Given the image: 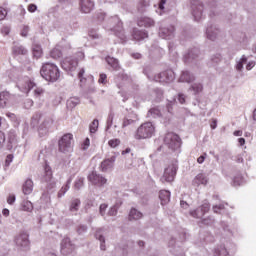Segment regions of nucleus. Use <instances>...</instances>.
Segmentation results:
<instances>
[{
    "label": "nucleus",
    "mask_w": 256,
    "mask_h": 256,
    "mask_svg": "<svg viewBox=\"0 0 256 256\" xmlns=\"http://www.w3.org/2000/svg\"><path fill=\"white\" fill-rule=\"evenodd\" d=\"M214 256H229V251L225 245H220L214 249Z\"/></svg>",
    "instance_id": "obj_32"
},
{
    "label": "nucleus",
    "mask_w": 256,
    "mask_h": 256,
    "mask_svg": "<svg viewBox=\"0 0 256 256\" xmlns=\"http://www.w3.org/2000/svg\"><path fill=\"white\" fill-rule=\"evenodd\" d=\"M21 209H22V211L31 212V210L33 209V203H31V201H29V200H24L21 203Z\"/></svg>",
    "instance_id": "obj_38"
},
{
    "label": "nucleus",
    "mask_w": 256,
    "mask_h": 256,
    "mask_svg": "<svg viewBox=\"0 0 256 256\" xmlns=\"http://www.w3.org/2000/svg\"><path fill=\"white\" fill-rule=\"evenodd\" d=\"M147 7H149V2L147 0H141L138 4V11L140 13H145Z\"/></svg>",
    "instance_id": "obj_42"
},
{
    "label": "nucleus",
    "mask_w": 256,
    "mask_h": 256,
    "mask_svg": "<svg viewBox=\"0 0 256 256\" xmlns=\"http://www.w3.org/2000/svg\"><path fill=\"white\" fill-rule=\"evenodd\" d=\"M203 2L200 0H191V11L195 21H201L203 17Z\"/></svg>",
    "instance_id": "obj_9"
},
{
    "label": "nucleus",
    "mask_w": 256,
    "mask_h": 256,
    "mask_svg": "<svg viewBox=\"0 0 256 256\" xmlns=\"http://www.w3.org/2000/svg\"><path fill=\"white\" fill-rule=\"evenodd\" d=\"M39 119H41V114H36L34 117H32L31 125L33 127H37V125H39Z\"/></svg>",
    "instance_id": "obj_48"
},
{
    "label": "nucleus",
    "mask_w": 256,
    "mask_h": 256,
    "mask_svg": "<svg viewBox=\"0 0 256 256\" xmlns=\"http://www.w3.org/2000/svg\"><path fill=\"white\" fill-rule=\"evenodd\" d=\"M88 181L92 183V185H95L96 187H104L107 185V178H105L101 174H97V172H92L88 175Z\"/></svg>",
    "instance_id": "obj_13"
},
{
    "label": "nucleus",
    "mask_w": 256,
    "mask_h": 256,
    "mask_svg": "<svg viewBox=\"0 0 256 256\" xmlns=\"http://www.w3.org/2000/svg\"><path fill=\"white\" fill-rule=\"evenodd\" d=\"M24 195H31L33 193V180L27 179L22 186Z\"/></svg>",
    "instance_id": "obj_28"
},
{
    "label": "nucleus",
    "mask_w": 256,
    "mask_h": 256,
    "mask_svg": "<svg viewBox=\"0 0 256 256\" xmlns=\"http://www.w3.org/2000/svg\"><path fill=\"white\" fill-rule=\"evenodd\" d=\"M103 230L101 228H99L96 233H95V238L98 239V241H100V249L101 251H105L106 250V246H105V236H103V234H101Z\"/></svg>",
    "instance_id": "obj_31"
},
{
    "label": "nucleus",
    "mask_w": 256,
    "mask_h": 256,
    "mask_svg": "<svg viewBox=\"0 0 256 256\" xmlns=\"http://www.w3.org/2000/svg\"><path fill=\"white\" fill-rule=\"evenodd\" d=\"M84 75H85V68H82L78 73V79H80L81 82H83V79L85 80V78L83 77Z\"/></svg>",
    "instance_id": "obj_61"
},
{
    "label": "nucleus",
    "mask_w": 256,
    "mask_h": 256,
    "mask_svg": "<svg viewBox=\"0 0 256 256\" xmlns=\"http://www.w3.org/2000/svg\"><path fill=\"white\" fill-rule=\"evenodd\" d=\"M190 91H194V95H197L203 91V84L201 83H194L190 87Z\"/></svg>",
    "instance_id": "obj_40"
},
{
    "label": "nucleus",
    "mask_w": 256,
    "mask_h": 256,
    "mask_svg": "<svg viewBox=\"0 0 256 256\" xmlns=\"http://www.w3.org/2000/svg\"><path fill=\"white\" fill-rule=\"evenodd\" d=\"M11 99V93L7 91L0 92V108L5 109L7 107V103H9V100Z\"/></svg>",
    "instance_id": "obj_24"
},
{
    "label": "nucleus",
    "mask_w": 256,
    "mask_h": 256,
    "mask_svg": "<svg viewBox=\"0 0 256 256\" xmlns=\"http://www.w3.org/2000/svg\"><path fill=\"white\" fill-rule=\"evenodd\" d=\"M106 61L108 65L111 66L112 69H119V61L117 59L112 57H107Z\"/></svg>",
    "instance_id": "obj_41"
},
{
    "label": "nucleus",
    "mask_w": 256,
    "mask_h": 256,
    "mask_svg": "<svg viewBox=\"0 0 256 256\" xmlns=\"http://www.w3.org/2000/svg\"><path fill=\"white\" fill-rule=\"evenodd\" d=\"M12 162H13V154L7 155L5 160V167H9Z\"/></svg>",
    "instance_id": "obj_57"
},
{
    "label": "nucleus",
    "mask_w": 256,
    "mask_h": 256,
    "mask_svg": "<svg viewBox=\"0 0 256 256\" xmlns=\"http://www.w3.org/2000/svg\"><path fill=\"white\" fill-rule=\"evenodd\" d=\"M53 123H55V120H53V117L51 116L45 117L42 123L38 127L39 134L47 135V133H49V129L53 127Z\"/></svg>",
    "instance_id": "obj_14"
},
{
    "label": "nucleus",
    "mask_w": 256,
    "mask_h": 256,
    "mask_svg": "<svg viewBox=\"0 0 256 256\" xmlns=\"http://www.w3.org/2000/svg\"><path fill=\"white\" fill-rule=\"evenodd\" d=\"M247 64V57L243 55L237 62H236V71L241 73L243 71V65Z\"/></svg>",
    "instance_id": "obj_37"
},
{
    "label": "nucleus",
    "mask_w": 256,
    "mask_h": 256,
    "mask_svg": "<svg viewBox=\"0 0 256 256\" xmlns=\"http://www.w3.org/2000/svg\"><path fill=\"white\" fill-rule=\"evenodd\" d=\"M6 117H8V119H11V121H13L14 123H17V115H15L14 113L7 112Z\"/></svg>",
    "instance_id": "obj_58"
},
{
    "label": "nucleus",
    "mask_w": 256,
    "mask_h": 256,
    "mask_svg": "<svg viewBox=\"0 0 256 256\" xmlns=\"http://www.w3.org/2000/svg\"><path fill=\"white\" fill-rule=\"evenodd\" d=\"M243 185V176H236L233 179V186L234 187H239Z\"/></svg>",
    "instance_id": "obj_46"
},
{
    "label": "nucleus",
    "mask_w": 256,
    "mask_h": 256,
    "mask_svg": "<svg viewBox=\"0 0 256 256\" xmlns=\"http://www.w3.org/2000/svg\"><path fill=\"white\" fill-rule=\"evenodd\" d=\"M148 79L158 83H172V81H175V72H173V70H166L157 75H154L153 77L148 75Z\"/></svg>",
    "instance_id": "obj_7"
},
{
    "label": "nucleus",
    "mask_w": 256,
    "mask_h": 256,
    "mask_svg": "<svg viewBox=\"0 0 256 256\" xmlns=\"http://www.w3.org/2000/svg\"><path fill=\"white\" fill-rule=\"evenodd\" d=\"M155 135V125L151 122H145L138 127L134 134V139L141 141L143 139H151Z\"/></svg>",
    "instance_id": "obj_2"
},
{
    "label": "nucleus",
    "mask_w": 256,
    "mask_h": 256,
    "mask_svg": "<svg viewBox=\"0 0 256 256\" xmlns=\"http://www.w3.org/2000/svg\"><path fill=\"white\" fill-rule=\"evenodd\" d=\"M99 127V120H93V122L90 125V133H96L97 128Z\"/></svg>",
    "instance_id": "obj_47"
},
{
    "label": "nucleus",
    "mask_w": 256,
    "mask_h": 256,
    "mask_svg": "<svg viewBox=\"0 0 256 256\" xmlns=\"http://www.w3.org/2000/svg\"><path fill=\"white\" fill-rule=\"evenodd\" d=\"M15 243L17 247H21V249H29V234H27V232H21L15 237Z\"/></svg>",
    "instance_id": "obj_15"
},
{
    "label": "nucleus",
    "mask_w": 256,
    "mask_h": 256,
    "mask_svg": "<svg viewBox=\"0 0 256 256\" xmlns=\"http://www.w3.org/2000/svg\"><path fill=\"white\" fill-rule=\"evenodd\" d=\"M193 81H195V75L189 71H182L179 78L180 83H193Z\"/></svg>",
    "instance_id": "obj_22"
},
{
    "label": "nucleus",
    "mask_w": 256,
    "mask_h": 256,
    "mask_svg": "<svg viewBox=\"0 0 256 256\" xmlns=\"http://www.w3.org/2000/svg\"><path fill=\"white\" fill-rule=\"evenodd\" d=\"M50 57H52V59H61V57H63V52H61L59 48H54L50 52Z\"/></svg>",
    "instance_id": "obj_39"
},
{
    "label": "nucleus",
    "mask_w": 256,
    "mask_h": 256,
    "mask_svg": "<svg viewBox=\"0 0 256 256\" xmlns=\"http://www.w3.org/2000/svg\"><path fill=\"white\" fill-rule=\"evenodd\" d=\"M7 17V10L3 7H0V21H3Z\"/></svg>",
    "instance_id": "obj_59"
},
{
    "label": "nucleus",
    "mask_w": 256,
    "mask_h": 256,
    "mask_svg": "<svg viewBox=\"0 0 256 256\" xmlns=\"http://www.w3.org/2000/svg\"><path fill=\"white\" fill-rule=\"evenodd\" d=\"M148 117L157 119V117H163V114L161 113V109H159V107H154L148 111Z\"/></svg>",
    "instance_id": "obj_34"
},
{
    "label": "nucleus",
    "mask_w": 256,
    "mask_h": 256,
    "mask_svg": "<svg viewBox=\"0 0 256 256\" xmlns=\"http://www.w3.org/2000/svg\"><path fill=\"white\" fill-rule=\"evenodd\" d=\"M132 37L134 41H143V39H147V37H149V34L145 30L135 28L132 32Z\"/></svg>",
    "instance_id": "obj_21"
},
{
    "label": "nucleus",
    "mask_w": 256,
    "mask_h": 256,
    "mask_svg": "<svg viewBox=\"0 0 256 256\" xmlns=\"http://www.w3.org/2000/svg\"><path fill=\"white\" fill-rule=\"evenodd\" d=\"M221 59V54H215L211 56L210 61L212 65H219V63H221Z\"/></svg>",
    "instance_id": "obj_44"
},
{
    "label": "nucleus",
    "mask_w": 256,
    "mask_h": 256,
    "mask_svg": "<svg viewBox=\"0 0 256 256\" xmlns=\"http://www.w3.org/2000/svg\"><path fill=\"white\" fill-rule=\"evenodd\" d=\"M120 144H121V140L119 139H112L108 142V145H110L113 148L118 147V145Z\"/></svg>",
    "instance_id": "obj_53"
},
{
    "label": "nucleus",
    "mask_w": 256,
    "mask_h": 256,
    "mask_svg": "<svg viewBox=\"0 0 256 256\" xmlns=\"http://www.w3.org/2000/svg\"><path fill=\"white\" fill-rule=\"evenodd\" d=\"M44 171L45 174L42 178V183L45 184L46 191L51 193L56 187L55 179H53V172L51 171V167L48 165L45 166Z\"/></svg>",
    "instance_id": "obj_8"
},
{
    "label": "nucleus",
    "mask_w": 256,
    "mask_h": 256,
    "mask_svg": "<svg viewBox=\"0 0 256 256\" xmlns=\"http://www.w3.org/2000/svg\"><path fill=\"white\" fill-rule=\"evenodd\" d=\"M201 225H213L215 223V219L213 217L208 216L207 218H204L201 220Z\"/></svg>",
    "instance_id": "obj_45"
},
{
    "label": "nucleus",
    "mask_w": 256,
    "mask_h": 256,
    "mask_svg": "<svg viewBox=\"0 0 256 256\" xmlns=\"http://www.w3.org/2000/svg\"><path fill=\"white\" fill-rule=\"evenodd\" d=\"M89 145H91V141L89 138H86L82 144V150L87 151V149H89Z\"/></svg>",
    "instance_id": "obj_55"
},
{
    "label": "nucleus",
    "mask_w": 256,
    "mask_h": 256,
    "mask_svg": "<svg viewBox=\"0 0 256 256\" xmlns=\"http://www.w3.org/2000/svg\"><path fill=\"white\" fill-rule=\"evenodd\" d=\"M178 101L181 103V105H183V103H185V96L183 94H179Z\"/></svg>",
    "instance_id": "obj_64"
},
{
    "label": "nucleus",
    "mask_w": 256,
    "mask_h": 256,
    "mask_svg": "<svg viewBox=\"0 0 256 256\" xmlns=\"http://www.w3.org/2000/svg\"><path fill=\"white\" fill-rule=\"evenodd\" d=\"M197 57H199V49L193 48L192 50H189L187 54L184 55V62L193 63V61H195Z\"/></svg>",
    "instance_id": "obj_20"
},
{
    "label": "nucleus",
    "mask_w": 256,
    "mask_h": 256,
    "mask_svg": "<svg viewBox=\"0 0 256 256\" xmlns=\"http://www.w3.org/2000/svg\"><path fill=\"white\" fill-rule=\"evenodd\" d=\"M75 251V244L71 242V238H63L61 242L60 253L63 256L71 255Z\"/></svg>",
    "instance_id": "obj_12"
},
{
    "label": "nucleus",
    "mask_w": 256,
    "mask_h": 256,
    "mask_svg": "<svg viewBox=\"0 0 256 256\" xmlns=\"http://www.w3.org/2000/svg\"><path fill=\"white\" fill-rule=\"evenodd\" d=\"M210 209L211 204L209 203V201L204 200L200 207L190 212V215L191 217H194V219H201V217H203L205 213H209Z\"/></svg>",
    "instance_id": "obj_11"
},
{
    "label": "nucleus",
    "mask_w": 256,
    "mask_h": 256,
    "mask_svg": "<svg viewBox=\"0 0 256 256\" xmlns=\"http://www.w3.org/2000/svg\"><path fill=\"white\" fill-rule=\"evenodd\" d=\"M79 207H81V200L79 198H73L70 201L69 211L76 213V211H79Z\"/></svg>",
    "instance_id": "obj_29"
},
{
    "label": "nucleus",
    "mask_w": 256,
    "mask_h": 256,
    "mask_svg": "<svg viewBox=\"0 0 256 256\" xmlns=\"http://www.w3.org/2000/svg\"><path fill=\"white\" fill-rule=\"evenodd\" d=\"M84 183H85V178H79L74 184L75 189H78V190L81 189Z\"/></svg>",
    "instance_id": "obj_50"
},
{
    "label": "nucleus",
    "mask_w": 256,
    "mask_h": 256,
    "mask_svg": "<svg viewBox=\"0 0 256 256\" xmlns=\"http://www.w3.org/2000/svg\"><path fill=\"white\" fill-rule=\"evenodd\" d=\"M207 183H209V178L203 173L198 174L193 180V185H196V187H199V185H207Z\"/></svg>",
    "instance_id": "obj_23"
},
{
    "label": "nucleus",
    "mask_w": 256,
    "mask_h": 256,
    "mask_svg": "<svg viewBox=\"0 0 256 256\" xmlns=\"http://www.w3.org/2000/svg\"><path fill=\"white\" fill-rule=\"evenodd\" d=\"M105 211H107V204H101L99 207V213L102 217H105Z\"/></svg>",
    "instance_id": "obj_56"
},
{
    "label": "nucleus",
    "mask_w": 256,
    "mask_h": 256,
    "mask_svg": "<svg viewBox=\"0 0 256 256\" xmlns=\"http://www.w3.org/2000/svg\"><path fill=\"white\" fill-rule=\"evenodd\" d=\"M205 159H207V153H204L203 155H201L200 157H198L197 163H199V164L201 165L202 163L205 162Z\"/></svg>",
    "instance_id": "obj_60"
},
{
    "label": "nucleus",
    "mask_w": 256,
    "mask_h": 256,
    "mask_svg": "<svg viewBox=\"0 0 256 256\" xmlns=\"http://www.w3.org/2000/svg\"><path fill=\"white\" fill-rule=\"evenodd\" d=\"M155 21L147 16L141 17L138 20L139 27H154Z\"/></svg>",
    "instance_id": "obj_25"
},
{
    "label": "nucleus",
    "mask_w": 256,
    "mask_h": 256,
    "mask_svg": "<svg viewBox=\"0 0 256 256\" xmlns=\"http://www.w3.org/2000/svg\"><path fill=\"white\" fill-rule=\"evenodd\" d=\"M73 150V134H64L58 141V151L60 153H71Z\"/></svg>",
    "instance_id": "obj_5"
},
{
    "label": "nucleus",
    "mask_w": 256,
    "mask_h": 256,
    "mask_svg": "<svg viewBox=\"0 0 256 256\" xmlns=\"http://www.w3.org/2000/svg\"><path fill=\"white\" fill-rule=\"evenodd\" d=\"M159 199L161 201V205H167V203L171 201V192L167 190H161L159 192Z\"/></svg>",
    "instance_id": "obj_27"
},
{
    "label": "nucleus",
    "mask_w": 256,
    "mask_h": 256,
    "mask_svg": "<svg viewBox=\"0 0 256 256\" xmlns=\"http://www.w3.org/2000/svg\"><path fill=\"white\" fill-rule=\"evenodd\" d=\"M93 7H95L93 0H80V9L82 13H91Z\"/></svg>",
    "instance_id": "obj_19"
},
{
    "label": "nucleus",
    "mask_w": 256,
    "mask_h": 256,
    "mask_svg": "<svg viewBox=\"0 0 256 256\" xmlns=\"http://www.w3.org/2000/svg\"><path fill=\"white\" fill-rule=\"evenodd\" d=\"M159 37L162 39H173L175 37V26L170 25L160 28Z\"/></svg>",
    "instance_id": "obj_18"
},
{
    "label": "nucleus",
    "mask_w": 256,
    "mask_h": 256,
    "mask_svg": "<svg viewBox=\"0 0 256 256\" xmlns=\"http://www.w3.org/2000/svg\"><path fill=\"white\" fill-rule=\"evenodd\" d=\"M79 103H81L79 97H71L67 100L66 105L68 109H75V106L79 105Z\"/></svg>",
    "instance_id": "obj_33"
},
{
    "label": "nucleus",
    "mask_w": 256,
    "mask_h": 256,
    "mask_svg": "<svg viewBox=\"0 0 256 256\" xmlns=\"http://www.w3.org/2000/svg\"><path fill=\"white\" fill-rule=\"evenodd\" d=\"M107 29L114 31L116 37L121 41H125V32L123 31V22L119 19V16H112L107 20Z\"/></svg>",
    "instance_id": "obj_3"
},
{
    "label": "nucleus",
    "mask_w": 256,
    "mask_h": 256,
    "mask_svg": "<svg viewBox=\"0 0 256 256\" xmlns=\"http://www.w3.org/2000/svg\"><path fill=\"white\" fill-rule=\"evenodd\" d=\"M134 124H135V120L129 119V118H125L123 120L122 127L125 128V127H129V125H134Z\"/></svg>",
    "instance_id": "obj_49"
},
{
    "label": "nucleus",
    "mask_w": 256,
    "mask_h": 256,
    "mask_svg": "<svg viewBox=\"0 0 256 256\" xmlns=\"http://www.w3.org/2000/svg\"><path fill=\"white\" fill-rule=\"evenodd\" d=\"M40 74L43 79L49 81L50 83H55V81H59V77H61L59 67L51 62H47L42 65Z\"/></svg>",
    "instance_id": "obj_1"
},
{
    "label": "nucleus",
    "mask_w": 256,
    "mask_h": 256,
    "mask_svg": "<svg viewBox=\"0 0 256 256\" xmlns=\"http://www.w3.org/2000/svg\"><path fill=\"white\" fill-rule=\"evenodd\" d=\"M13 55H27L28 51L21 44H16L12 47Z\"/></svg>",
    "instance_id": "obj_30"
},
{
    "label": "nucleus",
    "mask_w": 256,
    "mask_h": 256,
    "mask_svg": "<svg viewBox=\"0 0 256 256\" xmlns=\"http://www.w3.org/2000/svg\"><path fill=\"white\" fill-rule=\"evenodd\" d=\"M221 35V29L219 26L215 24H208L205 31V37L209 39V41H217L219 36Z\"/></svg>",
    "instance_id": "obj_10"
},
{
    "label": "nucleus",
    "mask_w": 256,
    "mask_h": 256,
    "mask_svg": "<svg viewBox=\"0 0 256 256\" xmlns=\"http://www.w3.org/2000/svg\"><path fill=\"white\" fill-rule=\"evenodd\" d=\"M87 225L85 224H79L77 227H76V232L78 233V235H83L85 233H87Z\"/></svg>",
    "instance_id": "obj_43"
},
{
    "label": "nucleus",
    "mask_w": 256,
    "mask_h": 256,
    "mask_svg": "<svg viewBox=\"0 0 256 256\" xmlns=\"http://www.w3.org/2000/svg\"><path fill=\"white\" fill-rule=\"evenodd\" d=\"M117 213H118L117 206L111 207V208L109 209V211H108V215H109L110 217H115V216L117 215Z\"/></svg>",
    "instance_id": "obj_54"
},
{
    "label": "nucleus",
    "mask_w": 256,
    "mask_h": 256,
    "mask_svg": "<svg viewBox=\"0 0 256 256\" xmlns=\"http://www.w3.org/2000/svg\"><path fill=\"white\" fill-rule=\"evenodd\" d=\"M32 51H33V56L36 59H39L43 55V49L41 48V45H39V44H34L32 47Z\"/></svg>",
    "instance_id": "obj_35"
},
{
    "label": "nucleus",
    "mask_w": 256,
    "mask_h": 256,
    "mask_svg": "<svg viewBox=\"0 0 256 256\" xmlns=\"http://www.w3.org/2000/svg\"><path fill=\"white\" fill-rule=\"evenodd\" d=\"M28 11H29L30 13H35V12L37 11V5H35V4H30V5L28 6Z\"/></svg>",
    "instance_id": "obj_62"
},
{
    "label": "nucleus",
    "mask_w": 256,
    "mask_h": 256,
    "mask_svg": "<svg viewBox=\"0 0 256 256\" xmlns=\"http://www.w3.org/2000/svg\"><path fill=\"white\" fill-rule=\"evenodd\" d=\"M128 219L129 221H139V219H143V213L136 208H131Z\"/></svg>",
    "instance_id": "obj_26"
},
{
    "label": "nucleus",
    "mask_w": 256,
    "mask_h": 256,
    "mask_svg": "<svg viewBox=\"0 0 256 256\" xmlns=\"http://www.w3.org/2000/svg\"><path fill=\"white\" fill-rule=\"evenodd\" d=\"M114 117H115V114H113V112H110L109 115H108V118H107L108 129L113 126Z\"/></svg>",
    "instance_id": "obj_52"
},
{
    "label": "nucleus",
    "mask_w": 256,
    "mask_h": 256,
    "mask_svg": "<svg viewBox=\"0 0 256 256\" xmlns=\"http://www.w3.org/2000/svg\"><path fill=\"white\" fill-rule=\"evenodd\" d=\"M28 33H29V26H24L21 32L22 37H27Z\"/></svg>",
    "instance_id": "obj_63"
},
{
    "label": "nucleus",
    "mask_w": 256,
    "mask_h": 256,
    "mask_svg": "<svg viewBox=\"0 0 256 256\" xmlns=\"http://www.w3.org/2000/svg\"><path fill=\"white\" fill-rule=\"evenodd\" d=\"M223 209H225L224 204L214 205L212 207V210H213L214 213H221V211H223Z\"/></svg>",
    "instance_id": "obj_51"
},
{
    "label": "nucleus",
    "mask_w": 256,
    "mask_h": 256,
    "mask_svg": "<svg viewBox=\"0 0 256 256\" xmlns=\"http://www.w3.org/2000/svg\"><path fill=\"white\" fill-rule=\"evenodd\" d=\"M70 185H71V178L68 179L67 182H66V185L63 186V187L59 190V192H58V194H57L58 199H61V197H63V196L65 195V193H67V191H69Z\"/></svg>",
    "instance_id": "obj_36"
},
{
    "label": "nucleus",
    "mask_w": 256,
    "mask_h": 256,
    "mask_svg": "<svg viewBox=\"0 0 256 256\" xmlns=\"http://www.w3.org/2000/svg\"><path fill=\"white\" fill-rule=\"evenodd\" d=\"M164 143L167 145L169 149L172 151H177V149H181V137L179 135L169 132L164 137Z\"/></svg>",
    "instance_id": "obj_6"
},
{
    "label": "nucleus",
    "mask_w": 256,
    "mask_h": 256,
    "mask_svg": "<svg viewBox=\"0 0 256 256\" xmlns=\"http://www.w3.org/2000/svg\"><path fill=\"white\" fill-rule=\"evenodd\" d=\"M61 65L64 71H75L79 65V61L76 58L67 57L62 61Z\"/></svg>",
    "instance_id": "obj_16"
},
{
    "label": "nucleus",
    "mask_w": 256,
    "mask_h": 256,
    "mask_svg": "<svg viewBox=\"0 0 256 256\" xmlns=\"http://www.w3.org/2000/svg\"><path fill=\"white\" fill-rule=\"evenodd\" d=\"M115 161H117V157L115 155L110 158L104 159L100 164V169L103 173H107V171H111L115 167Z\"/></svg>",
    "instance_id": "obj_17"
},
{
    "label": "nucleus",
    "mask_w": 256,
    "mask_h": 256,
    "mask_svg": "<svg viewBox=\"0 0 256 256\" xmlns=\"http://www.w3.org/2000/svg\"><path fill=\"white\" fill-rule=\"evenodd\" d=\"M179 169L177 160H173L168 167L164 169V173L160 178L161 183H173Z\"/></svg>",
    "instance_id": "obj_4"
}]
</instances>
